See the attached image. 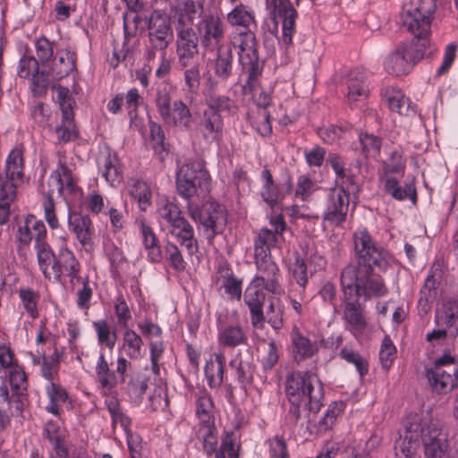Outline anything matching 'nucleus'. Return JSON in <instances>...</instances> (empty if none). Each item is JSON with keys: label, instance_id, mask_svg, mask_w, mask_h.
I'll use <instances>...</instances> for the list:
<instances>
[{"label": "nucleus", "instance_id": "nucleus-61", "mask_svg": "<svg viewBox=\"0 0 458 458\" xmlns=\"http://www.w3.org/2000/svg\"><path fill=\"white\" fill-rule=\"evenodd\" d=\"M319 189L317 182L309 174H301L297 177L294 198L303 202L310 201L312 195Z\"/></svg>", "mask_w": 458, "mask_h": 458}, {"label": "nucleus", "instance_id": "nucleus-45", "mask_svg": "<svg viewBox=\"0 0 458 458\" xmlns=\"http://www.w3.org/2000/svg\"><path fill=\"white\" fill-rule=\"evenodd\" d=\"M98 167L102 176L109 184L115 185L122 182V167L115 153L106 152L100 154L98 157Z\"/></svg>", "mask_w": 458, "mask_h": 458}, {"label": "nucleus", "instance_id": "nucleus-47", "mask_svg": "<svg viewBox=\"0 0 458 458\" xmlns=\"http://www.w3.org/2000/svg\"><path fill=\"white\" fill-rule=\"evenodd\" d=\"M195 428V437L201 444L203 454L207 458H214L218 445V429L216 423L196 425Z\"/></svg>", "mask_w": 458, "mask_h": 458}, {"label": "nucleus", "instance_id": "nucleus-44", "mask_svg": "<svg viewBox=\"0 0 458 458\" xmlns=\"http://www.w3.org/2000/svg\"><path fill=\"white\" fill-rule=\"evenodd\" d=\"M276 234L272 229H259L253 241L254 261L274 259L271 250L277 244Z\"/></svg>", "mask_w": 458, "mask_h": 458}, {"label": "nucleus", "instance_id": "nucleus-41", "mask_svg": "<svg viewBox=\"0 0 458 458\" xmlns=\"http://www.w3.org/2000/svg\"><path fill=\"white\" fill-rule=\"evenodd\" d=\"M143 346L144 342L141 335L131 328H125L118 351L131 360H139L145 354Z\"/></svg>", "mask_w": 458, "mask_h": 458}, {"label": "nucleus", "instance_id": "nucleus-23", "mask_svg": "<svg viewBox=\"0 0 458 458\" xmlns=\"http://www.w3.org/2000/svg\"><path fill=\"white\" fill-rule=\"evenodd\" d=\"M224 126V119L219 112L204 109L198 130L206 143L219 144L223 140Z\"/></svg>", "mask_w": 458, "mask_h": 458}, {"label": "nucleus", "instance_id": "nucleus-21", "mask_svg": "<svg viewBox=\"0 0 458 458\" xmlns=\"http://www.w3.org/2000/svg\"><path fill=\"white\" fill-rule=\"evenodd\" d=\"M68 229L70 232L74 233L77 241L85 251L89 252L93 250L95 228L89 215H83L75 211H69Z\"/></svg>", "mask_w": 458, "mask_h": 458}, {"label": "nucleus", "instance_id": "nucleus-22", "mask_svg": "<svg viewBox=\"0 0 458 458\" xmlns=\"http://www.w3.org/2000/svg\"><path fill=\"white\" fill-rule=\"evenodd\" d=\"M370 93L368 77L363 71H352L346 80V91L344 93L347 105L356 108L365 102Z\"/></svg>", "mask_w": 458, "mask_h": 458}, {"label": "nucleus", "instance_id": "nucleus-27", "mask_svg": "<svg viewBox=\"0 0 458 458\" xmlns=\"http://www.w3.org/2000/svg\"><path fill=\"white\" fill-rule=\"evenodd\" d=\"M426 377L432 391L437 394L450 393L458 384V371L454 368L445 369L431 367L427 369Z\"/></svg>", "mask_w": 458, "mask_h": 458}, {"label": "nucleus", "instance_id": "nucleus-33", "mask_svg": "<svg viewBox=\"0 0 458 458\" xmlns=\"http://www.w3.org/2000/svg\"><path fill=\"white\" fill-rule=\"evenodd\" d=\"M168 230L169 233L181 247L186 250L190 256L198 252L199 243L195 236L194 228L184 216L171 225Z\"/></svg>", "mask_w": 458, "mask_h": 458}, {"label": "nucleus", "instance_id": "nucleus-5", "mask_svg": "<svg viewBox=\"0 0 458 458\" xmlns=\"http://www.w3.org/2000/svg\"><path fill=\"white\" fill-rule=\"evenodd\" d=\"M175 182L178 195L189 200L209 191L211 176L204 162L191 160L178 167Z\"/></svg>", "mask_w": 458, "mask_h": 458}, {"label": "nucleus", "instance_id": "nucleus-25", "mask_svg": "<svg viewBox=\"0 0 458 458\" xmlns=\"http://www.w3.org/2000/svg\"><path fill=\"white\" fill-rule=\"evenodd\" d=\"M264 290L263 287L250 282L243 294L244 303L250 310L251 324L257 328L262 327L265 321L263 306L266 294Z\"/></svg>", "mask_w": 458, "mask_h": 458}, {"label": "nucleus", "instance_id": "nucleus-29", "mask_svg": "<svg viewBox=\"0 0 458 458\" xmlns=\"http://www.w3.org/2000/svg\"><path fill=\"white\" fill-rule=\"evenodd\" d=\"M435 323L449 329V336H458V300L446 299L437 308Z\"/></svg>", "mask_w": 458, "mask_h": 458}, {"label": "nucleus", "instance_id": "nucleus-7", "mask_svg": "<svg viewBox=\"0 0 458 458\" xmlns=\"http://www.w3.org/2000/svg\"><path fill=\"white\" fill-rule=\"evenodd\" d=\"M187 212L198 224L200 233L212 242L216 235L221 233L226 224V215L223 206L215 201H206L199 207L197 203L188 201Z\"/></svg>", "mask_w": 458, "mask_h": 458}, {"label": "nucleus", "instance_id": "nucleus-50", "mask_svg": "<svg viewBox=\"0 0 458 458\" xmlns=\"http://www.w3.org/2000/svg\"><path fill=\"white\" fill-rule=\"evenodd\" d=\"M261 188L259 194L264 202L273 208L279 201H281L284 195L281 191L280 185L277 184L273 175L267 168H265L260 174Z\"/></svg>", "mask_w": 458, "mask_h": 458}, {"label": "nucleus", "instance_id": "nucleus-55", "mask_svg": "<svg viewBox=\"0 0 458 458\" xmlns=\"http://www.w3.org/2000/svg\"><path fill=\"white\" fill-rule=\"evenodd\" d=\"M403 4L420 16L422 27L432 25L437 11V0H406Z\"/></svg>", "mask_w": 458, "mask_h": 458}, {"label": "nucleus", "instance_id": "nucleus-54", "mask_svg": "<svg viewBox=\"0 0 458 458\" xmlns=\"http://www.w3.org/2000/svg\"><path fill=\"white\" fill-rule=\"evenodd\" d=\"M443 275L444 272L439 264H434L430 267L420 290V304L432 302L436 299L437 287L442 281Z\"/></svg>", "mask_w": 458, "mask_h": 458}, {"label": "nucleus", "instance_id": "nucleus-20", "mask_svg": "<svg viewBox=\"0 0 458 458\" xmlns=\"http://www.w3.org/2000/svg\"><path fill=\"white\" fill-rule=\"evenodd\" d=\"M204 3L201 0H180L171 7V21L174 29L193 28L196 19L203 16Z\"/></svg>", "mask_w": 458, "mask_h": 458}, {"label": "nucleus", "instance_id": "nucleus-14", "mask_svg": "<svg viewBox=\"0 0 458 458\" xmlns=\"http://www.w3.org/2000/svg\"><path fill=\"white\" fill-rule=\"evenodd\" d=\"M212 283L221 295L240 301L242 295V279L238 278L226 261L219 262L212 276Z\"/></svg>", "mask_w": 458, "mask_h": 458}, {"label": "nucleus", "instance_id": "nucleus-49", "mask_svg": "<svg viewBox=\"0 0 458 458\" xmlns=\"http://www.w3.org/2000/svg\"><path fill=\"white\" fill-rule=\"evenodd\" d=\"M225 356L223 352H215L214 360L206 362L204 374L207 383L211 389H216L222 386L225 380Z\"/></svg>", "mask_w": 458, "mask_h": 458}, {"label": "nucleus", "instance_id": "nucleus-2", "mask_svg": "<svg viewBox=\"0 0 458 458\" xmlns=\"http://www.w3.org/2000/svg\"><path fill=\"white\" fill-rule=\"evenodd\" d=\"M285 394L290 403L289 415L294 424L308 413L317 414L323 406L324 386L317 374L293 371L287 375Z\"/></svg>", "mask_w": 458, "mask_h": 458}, {"label": "nucleus", "instance_id": "nucleus-53", "mask_svg": "<svg viewBox=\"0 0 458 458\" xmlns=\"http://www.w3.org/2000/svg\"><path fill=\"white\" fill-rule=\"evenodd\" d=\"M327 163L335 174V187L343 186L344 190H350L356 186L355 177L345 169L343 157L336 153H329Z\"/></svg>", "mask_w": 458, "mask_h": 458}, {"label": "nucleus", "instance_id": "nucleus-11", "mask_svg": "<svg viewBox=\"0 0 458 458\" xmlns=\"http://www.w3.org/2000/svg\"><path fill=\"white\" fill-rule=\"evenodd\" d=\"M16 73L20 79L30 81V89L34 98L47 94L49 86L48 72L40 69V63L28 49L18 62Z\"/></svg>", "mask_w": 458, "mask_h": 458}, {"label": "nucleus", "instance_id": "nucleus-28", "mask_svg": "<svg viewBox=\"0 0 458 458\" xmlns=\"http://www.w3.org/2000/svg\"><path fill=\"white\" fill-rule=\"evenodd\" d=\"M402 24L408 32L412 34L414 38L411 40L416 44L423 45L428 48L430 45L431 25L422 27L420 16L414 14V12L403 5Z\"/></svg>", "mask_w": 458, "mask_h": 458}, {"label": "nucleus", "instance_id": "nucleus-36", "mask_svg": "<svg viewBox=\"0 0 458 458\" xmlns=\"http://www.w3.org/2000/svg\"><path fill=\"white\" fill-rule=\"evenodd\" d=\"M76 58L75 52L69 48L58 50L48 66V76L57 81L67 77L76 70Z\"/></svg>", "mask_w": 458, "mask_h": 458}, {"label": "nucleus", "instance_id": "nucleus-34", "mask_svg": "<svg viewBox=\"0 0 458 458\" xmlns=\"http://www.w3.org/2000/svg\"><path fill=\"white\" fill-rule=\"evenodd\" d=\"M291 342L293 345V356L295 361H301L312 358L318 353L319 344L317 339H311L302 334L298 327H294L291 332Z\"/></svg>", "mask_w": 458, "mask_h": 458}, {"label": "nucleus", "instance_id": "nucleus-35", "mask_svg": "<svg viewBox=\"0 0 458 458\" xmlns=\"http://www.w3.org/2000/svg\"><path fill=\"white\" fill-rule=\"evenodd\" d=\"M344 319L352 335L362 334L367 327L366 318L362 313L359 300L353 295H344Z\"/></svg>", "mask_w": 458, "mask_h": 458}, {"label": "nucleus", "instance_id": "nucleus-15", "mask_svg": "<svg viewBox=\"0 0 458 458\" xmlns=\"http://www.w3.org/2000/svg\"><path fill=\"white\" fill-rule=\"evenodd\" d=\"M178 64L186 68L191 65L199 54V38L193 28L174 29Z\"/></svg>", "mask_w": 458, "mask_h": 458}, {"label": "nucleus", "instance_id": "nucleus-43", "mask_svg": "<svg viewBox=\"0 0 458 458\" xmlns=\"http://www.w3.org/2000/svg\"><path fill=\"white\" fill-rule=\"evenodd\" d=\"M379 182L383 185L384 191L393 199L403 201L410 199L413 201L417 199L416 187L413 182H405L402 187L399 180L393 176L379 175Z\"/></svg>", "mask_w": 458, "mask_h": 458}, {"label": "nucleus", "instance_id": "nucleus-57", "mask_svg": "<svg viewBox=\"0 0 458 458\" xmlns=\"http://www.w3.org/2000/svg\"><path fill=\"white\" fill-rule=\"evenodd\" d=\"M274 21H282V40L285 45L293 43V35L296 32L295 24L298 18L297 10L292 6L280 13L270 16Z\"/></svg>", "mask_w": 458, "mask_h": 458}, {"label": "nucleus", "instance_id": "nucleus-31", "mask_svg": "<svg viewBox=\"0 0 458 458\" xmlns=\"http://www.w3.org/2000/svg\"><path fill=\"white\" fill-rule=\"evenodd\" d=\"M43 431L44 437L52 445L50 458H72V452H69L65 445L66 431L58 422L48 420Z\"/></svg>", "mask_w": 458, "mask_h": 458}, {"label": "nucleus", "instance_id": "nucleus-12", "mask_svg": "<svg viewBox=\"0 0 458 458\" xmlns=\"http://www.w3.org/2000/svg\"><path fill=\"white\" fill-rule=\"evenodd\" d=\"M195 31L200 46L206 52H214L219 47H225L224 44L225 25L218 16L211 13L204 14L196 24Z\"/></svg>", "mask_w": 458, "mask_h": 458}, {"label": "nucleus", "instance_id": "nucleus-26", "mask_svg": "<svg viewBox=\"0 0 458 458\" xmlns=\"http://www.w3.org/2000/svg\"><path fill=\"white\" fill-rule=\"evenodd\" d=\"M16 241L23 246H28L34 240V247L47 242V228L44 222L38 219L34 215H28L24 224L20 225Z\"/></svg>", "mask_w": 458, "mask_h": 458}, {"label": "nucleus", "instance_id": "nucleus-24", "mask_svg": "<svg viewBox=\"0 0 458 458\" xmlns=\"http://www.w3.org/2000/svg\"><path fill=\"white\" fill-rule=\"evenodd\" d=\"M422 442L426 458H443L448 449L447 437L437 422H430L427 433L422 435Z\"/></svg>", "mask_w": 458, "mask_h": 458}, {"label": "nucleus", "instance_id": "nucleus-1", "mask_svg": "<svg viewBox=\"0 0 458 458\" xmlns=\"http://www.w3.org/2000/svg\"><path fill=\"white\" fill-rule=\"evenodd\" d=\"M355 264H349L341 273V287L344 295L365 300L381 298L388 293L385 279L378 273L386 272L393 256L379 246L366 228L353 233Z\"/></svg>", "mask_w": 458, "mask_h": 458}, {"label": "nucleus", "instance_id": "nucleus-17", "mask_svg": "<svg viewBox=\"0 0 458 458\" xmlns=\"http://www.w3.org/2000/svg\"><path fill=\"white\" fill-rule=\"evenodd\" d=\"M81 265L74 252L68 247L67 239L63 237L56 253L55 283H61L64 276L69 278L70 283L79 282Z\"/></svg>", "mask_w": 458, "mask_h": 458}, {"label": "nucleus", "instance_id": "nucleus-63", "mask_svg": "<svg viewBox=\"0 0 458 458\" xmlns=\"http://www.w3.org/2000/svg\"><path fill=\"white\" fill-rule=\"evenodd\" d=\"M17 293L27 314L33 319L38 318L39 293L30 287H21Z\"/></svg>", "mask_w": 458, "mask_h": 458}, {"label": "nucleus", "instance_id": "nucleus-42", "mask_svg": "<svg viewBox=\"0 0 458 458\" xmlns=\"http://www.w3.org/2000/svg\"><path fill=\"white\" fill-rule=\"evenodd\" d=\"M226 21L230 26L236 28L235 30H257L258 27L253 9L242 3L227 13Z\"/></svg>", "mask_w": 458, "mask_h": 458}, {"label": "nucleus", "instance_id": "nucleus-30", "mask_svg": "<svg viewBox=\"0 0 458 458\" xmlns=\"http://www.w3.org/2000/svg\"><path fill=\"white\" fill-rule=\"evenodd\" d=\"M381 94L392 112L405 116H414L417 114V105L407 98L400 89L386 86L382 89Z\"/></svg>", "mask_w": 458, "mask_h": 458}, {"label": "nucleus", "instance_id": "nucleus-10", "mask_svg": "<svg viewBox=\"0 0 458 458\" xmlns=\"http://www.w3.org/2000/svg\"><path fill=\"white\" fill-rule=\"evenodd\" d=\"M350 207V190L343 186L330 188L325 201L322 223L325 227L343 228Z\"/></svg>", "mask_w": 458, "mask_h": 458}, {"label": "nucleus", "instance_id": "nucleus-51", "mask_svg": "<svg viewBox=\"0 0 458 458\" xmlns=\"http://www.w3.org/2000/svg\"><path fill=\"white\" fill-rule=\"evenodd\" d=\"M242 443L233 429H224L214 458H240Z\"/></svg>", "mask_w": 458, "mask_h": 458}, {"label": "nucleus", "instance_id": "nucleus-9", "mask_svg": "<svg viewBox=\"0 0 458 458\" xmlns=\"http://www.w3.org/2000/svg\"><path fill=\"white\" fill-rule=\"evenodd\" d=\"M218 346L224 350H233L248 344V332L242 326L236 310H224L216 315Z\"/></svg>", "mask_w": 458, "mask_h": 458}, {"label": "nucleus", "instance_id": "nucleus-16", "mask_svg": "<svg viewBox=\"0 0 458 458\" xmlns=\"http://www.w3.org/2000/svg\"><path fill=\"white\" fill-rule=\"evenodd\" d=\"M7 379L11 394L6 382H4L0 386V398L8 404L17 403L16 409L21 410L28 390V379L23 367L21 365L15 366L13 369L9 371Z\"/></svg>", "mask_w": 458, "mask_h": 458}, {"label": "nucleus", "instance_id": "nucleus-64", "mask_svg": "<svg viewBox=\"0 0 458 458\" xmlns=\"http://www.w3.org/2000/svg\"><path fill=\"white\" fill-rule=\"evenodd\" d=\"M54 45L55 42L50 41L45 36L34 40L37 60L44 68L48 67L54 58Z\"/></svg>", "mask_w": 458, "mask_h": 458}, {"label": "nucleus", "instance_id": "nucleus-59", "mask_svg": "<svg viewBox=\"0 0 458 458\" xmlns=\"http://www.w3.org/2000/svg\"><path fill=\"white\" fill-rule=\"evenodd\" d=\"M344 404L342 402L330 403L324 413V416L317 423V433L325 434L335 424L337 418L344 412Z\"/></svg>", "mask_w": 458, "mask_h": 458}, {"label": "nucleus", "instance_id": "nucleus-6", "mask_svg": "<svg viewBox=\"0 0 458 458\" xmlns=\"http://www.w3.org/2000/svg\"><path fill=\"white\" fill-rule=\"evenodd\" d=\"M154 101L165 124L181 131L192 129L194 119L190 107L182 99L172 102V96L166 88L157 89Z\"/></svg>", "mask_w": 458, "mask_h": 458}, {"label": "nucleus", "instance_id": "nucleus-46", "mask_svg": "<svg viewBox=\"0 0 458 458\" xmlns=\"http://www.w3.org/2000/svg\"><path fill=\"white\" fill-rule=\"evenodd\" d=\"M95 372L97 382L100 385L102 394L106 395L111 393L118 385V377L115 371L110 369L105 353L101 350L96 363Z\"/></svg>", "mask_w": 458, "mask_h": 458}, {"label": "nucleus", "instance_id": "nucleus-19", "mask_svg": "<svg viewBox=\"0 0 458 458\" xmlns=\"http://www.w3.org/2000/svg\"><path fill=\"white\" fill-rule=\"evenodd\" d=\"M257 273L250 281L263 287L267 292L275 295H281L284 289L280 283L281 273L278 265L274 259L254 261Z\"/></svg>", "mask_w": 458, "mask_h": 458}, {"label": "nucleus", "instance_id": "nucleus-40", "mask_svg": "<svg viewBox=\"0 0 458 458\" xmlns=\"http://www.w3.org/2000/svg\"><path fill=\"white\" fill-rule=\"evenodd\" d=\"M142 237V243L147 251L148 260L151 263H160L163 259L161 246L157 236L145 218L137 220Z\"/></svg>", "mask_w": 458, "mask_h": 458}, {"label": "nucleus", "instance_id": "nucleus-32", "mask_svg": "<svg viewBox=\"0 0 458 458\" xmlns=\"http://www.w3.org/2000/svg\"><path fill=\"white\" fill-rule=\"evenodd\" d=\"M44 390L47 400L45 411L56 418H61L64 413V407L71 403L67 390L57 382L46 384Z\"/></svg>", "mask_w": 458, "mask_h": 458}, {"label": "nucleus", "instance_id": "nucleus-52", "mask_svg": "<svg viewBox=\"0 0 458 458\" xmlns=\"http://www.w3.org/2000/svg\"><path fill=\"white\" fill-rule=\"evenodd\" d=\"M216 56L212 62L215 76L221 81H226L233 75V54L230 46L216 49Z\"/></svg>", "mask_w": 458, "mask_h": 458}, {"label": "nucleus", "instance_id": "nucleus-48", "mask_svg": "<svg viewBox=\"0 0 458 458\" xmlns=\"http://www.w3.org/2000/svg\"><path fill=\"white\" fill-rule=\"evenodd\" d=\"M28 114L34 128H52L53 111L48 104L33 99L28 105Z\"/></svg>", "mask_w": 458, "mask_h": 458}, {"label": "nucleus", "instance_id": "nucleus-62", "mask_svg": "<svg viewBox=\"0 0 458 458\" xmlns=\"http://www.w3.org/2000/svg\"><path fill=\"white\" fill-rule=\"evenodd\" d=\"M131 197L137 202L141 211H146L152 204V192L149 185L140 180H137L130 190Z\"/></svg>", "mask_w": 458, "mask_h": 458}, {"label": "nucleus", "instance_id": "nucleus-8", "mask_svg": "<svg viewBox=\"0 0 458 458\" xmlns=\"http://www.w3.org/2000/svg\"><path fill=\"white\" fill-rule=\"evenodd\" d=\"M427 48L412 41L400 42L384 60V70L390 75L408 74L425 55Z\"/></svg>", "mask_w": 458, "mask_h": 458}, {"label": "nucleus", "instance_id": "nucleus-13", "mask_svg": "<svg viewBox=\"0 0 458 458\" xmlns=\"http://www.w3.org/2000/svg\"><path fill=\"white\" fill-rule=\"evenodd\" d=\"M51 183L56 186L58 196L65 198L66 192L72 197L71 201L80 199L82 195L81 189L74 180L72 167L68 165L66 157L63 154H58L57 166L49 176L48 184Z\"/></svg>", "mask_w": 458, "mask_h": 458}, {"label": "nucleus", "instance_id": "nucleus-38", "mask_svg": "<svg viewBox=\"0 0 458 458\" xmlns=\"http://www.w3.org/2000/svg\"><path fill=\"white\" fill-rule=\"evenodd\" d=\"M195 417L196 425L216 423V405L211 394L202 387L195 393Z\"/></svg>", "mask_w": 458, "mask_h": 458}, {"label": "nucleus", "instance_id": "nucleus-37", "mask_svg": "<svg viewBox=\"0 0 458 458\" xmlns=\"http://www.w3.org/2000/svg\"><path fill=\"white\" fill-rule=\"evenodd\" d=\"M404 435L395 441L394 450L402 449V447L404 450H417L420 445V439H422V435L427 433V429L422 428L418 415L408 416L404 422Z\"/></svg>", "mask_w": 458, "mask_h": 458}, {"label": "nucleus", "instance_id": "nucleus-58", "mask_svg": "<svg viewBox=\"0 0 458 458\" xmlns=\"http://www.w3.org/2000/svg\"><path fill=\"white\" fill-rule=\"evenodd\" d=\"M229 366L235 369L236 377L240 384L250 385L253 380L254 366L242 358V352L238 351L229 362Z\"/></svg>", "mask_w": 458, "mask_h": 458}, {"label": "nucleus", "instance_id": "nucleus-39", "mask_svg": "<svg viewBox=\"0 0 458 458\" xmlns=\"http://www.w3.org/2000/svg\"><path fill=\"white\" fill-rule=\"evenodd\" d=\"M36 252L37 264L44 279L50 283H55L56 253L46 242L34 247Z\"/></svg>", "mask_w": 458, "mask_h": 458}, {"label": "nucleus", "instance_id": "nucleus-56", "mask_svg": "<svg viewBox=\"0 0 458 458\" xmlns=\"http://www.w3.org/2000/svg\"><path fill=\"white\" fill-rule=\"evenodd\" d=\"M93 329L97 335L98 344L102 349L106 347L110 351L115 346L117 342V333L114 328L105 319H98L92 322Z\"/></svg>", "mask_w": 458, "mask_h": 458}, {"label": "nucleus", "instance_id": "nucleus-60", "mask_svg": "<svg viewBox=\"0 0 458 458\" xmlns=\"http://www.w3.org/2000/svg\"><path fill=\"white\" fill-rule=\"evenodd\" d=\"M105 406L110 414L113 428L119 424L123 431L130 429L131 419L123 411L117 398H106L105 400Z\"/></svg>", "mask_w": 458, "mask_h": 458}, {"label": "nucleus", "instance_id": "nucleus-3", "mask_svg": "<svg viewBox=\"0 0 458 458\" xmlns=\"http://www.w3.org/2000/svg\"><path fill=\"white\" fill-rule=\"evenodd\" d=\"M23 145H17L7 154L0 176V226L11 218V207L16 201L18 189L27 181Z\"/></svg>", "mask_w": 458, "mask_h": 458}, {"label": "nucleus", "instance_id": "nucleus-18", "mask_svg": "<svg viewBox=\"0 0 458 458\" xmlns=\"http://www.w3.org/2000/svg\"><path fill=\"white\" fill-rule=\"evenodd\" d=\"M148 30L149 45L161 52L166 51L174 39L170 20L159 11H154L148 19Z\"/></svg>", "mask_w": 458, "mask_h": 458}, {"label": "nucleus", "instance_id": "nucleus-4", "mask_svg": "<svg viewBox=\"0 0 458 458\" xmlns=\"http://www.w3.org/2000/svg\"><path fill=\"white\" fill-rule=\"evenodd\" d=\"M255 30H234L231 35V44L238 49L239 63L242 72L247 74L245 88L251 93L259 86V78L264 67L259 56Z\"/></svg>", "mask_w": 458, "mask_h": 458}]
</instances>
